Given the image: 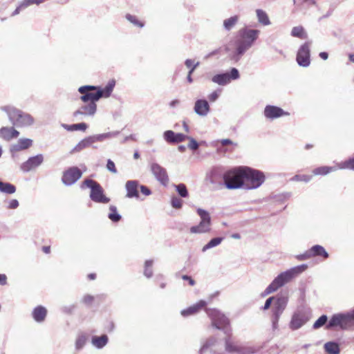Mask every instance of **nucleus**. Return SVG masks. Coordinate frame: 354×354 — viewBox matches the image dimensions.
<instances>
[{"label": "nucleus", "mask_w": 354, "mask_h": 354, "mask_svg": "<svg viewBox=\"0 0 354 354\" xmlns=\"http://www.w3.org/2000/svg\"><path fill=\"white\" fill-rule=\"evenodd\" d=\"M187 136L184 135L183 133H176L174 143L181 142L187 140Z\"/></svg>", "instance_id": "obj_54"}, {"label": "nucleus", "mask_w": 354, "mask_h": 354, "mask_svg": "<svg viewBox=\"0 0 354 354\" xmlns=\"http://www.w3.org/2000/svg\"><path fill=\"white\" fill-rule=\"evenodd\" d=\"M82 95L80 99L84 102H90L95 103L102 97V94L100 92L91 93L86 91L84 93H82Z\"/></svg>", "instance_id": "obj_27"}, {"label": "nucleus", "mask_w": 354, "mask_h": 354, "mask_svg": "<svg viewBox=\"0 0 354 354\" xmlns=\"http://www.w3.org/2000/svg\"><path fill=\"white\" fill-rule=\"evenodd\" d=\"M82 175L81 170L77 167H72L65 171L63 174L62 181L67 186L75 183Z\"/></svg>", "instance_id": "obj_11"}, {"label": "nucleus", "mask_w": 354, "mask_h": 354, "mask_svg": "<svg viewBox=\"0 0 354 354\" xmlns=\"http://www.w3.org/2000/svg\"><path fill=\"white\" fill-rule=\"evenodd\" d=\"M326 315H322L313 324L314 329H318L326 325V329L339 327L342 330L354 329V308L346 313L333 315L328 322Z\"/></svg>", "instance_id": "obj_2"}, {"label": "nucleus", "mask_w": 354, "mask_h": 354, "mask_svg": "<svg viewBox=\"0 0 354 354\" xmlns=\"http://www.w3.org/2000/svg\"><path fill=\"white\" fill-rule=\"evenodd\" d=\"M176 133H175L174 131H173L171 130H167L164 132V134H163L164 139L167 142L174 143Z\"/></svg>", "instance_id": "obj_46"}, {"label": "nucleus", "mask_w": 354, "mask_h": 354, "mask_svg": "<svg viewBox=\"0 0 354 354\" xmlns=\"http://www.w3.org/2000/svg\"><path fill=\"white\" fill-rule=\"evenodd\" d=\"M140 187V192L141 193L146 196H148L149 195L151 194V190L145 185H140L139 186Z\"/></svg>", "instance_id": "obj_57"}, {"label": "nucleus", "mask_w": 354, "mask_h": 354, "mask_svg": "<svg viewBox=\"0 0 354 354\" xmlns=\"http://www.w3.org/2000/svg\"><path fill=\"white\" fill-rule=\"evenodd\" d=\"M44 161V155L41 153L37 154L36 156L29 157L27 160L21 163L20 169L24 173L30 172L41 166Z\"/></svg>", "instance_id": "obj_10"}, {"label": "nucleus", "mask_w": 354, "mask_h": 354, "mask_svg": "<svg viewBox=\"0 0 354 354\" xmlns=\"http://www.w3.org/2000/svg\"><path fill=\"white\" fill-rule=\"evenodd\" d=\"M126 19L136 26H138V27L143 26V24L141 23L140 21H139L136 16L128 14L126 15Z\"/></svg>", "instance_id": "obj_49"}, {"label": "nucleus", "mask_w": 354, "mask_h": 354, "mask_svg": "<svg viewBox=\"0 0 354 354\" xmlns=\"http://www.w3.org/2000/svg\"><path fill=\"white\" fill-rule=\"evenodd\" d=\"M182 279L185 281H187L190 286H193L195 285V281L188 275H183Z\"/></svg>", "instance_id": "obj_60"}, {"label": "nucleus", "mask_w": 354, "mask_h": 354, "mask_svg": "<svg viewBox=\"0 0 354 354\" xmlns=\"http://www.w3.org/2000/svg\"><path fill=\"white\" fill-rule=\"evenodd\" d=\"M62 126L65 129H66L68 131L79 130L84 131L88 127V125L84 122L73 124H62Z\"/></svg>", "instance_id": "obj_37"}, {"label": "nucleus", "mask_w": 354, "mask_h": 354, "mask_svg": "<svg viewBox=\"0 0 354 354\" xmlns=\"http://www.w3.org/2000/svg\"><path fill=\"white\" fill-rule=\"evenodd\" d=\"M307 268V265L302 264L280 273L269 285V290H277L296 276L303 272Z\"/></svg>", "instance_id": "obj_4"}, {"label": "nucleus", "mask_w": 354, "mask_h": 354, "mask_svg": "<svg viewBox=\"0 0 354 354\" xmlns=\"http://www.w3.org/2000/svg\"><path fill=\"white\" fill-rule=\"evenodd\" d=\"M119 134V131H112L101 134L91 136L93 142H102L106 139H110L116 137Z\"/></svg>", "instance_id": "obj_30"}, {"label": "nucleus", "mask_w": 354, "mask_h": 354, "mask_svg": "<svg viewBox=\"0 0 354 354\" xmlns=\"http://www.w3.org/2000/svg\"><path fill=\"white\" fill-rule=\"evenodd\" d=\"M0 192L8 194H12L16 192V187L11 183L0 180Z\"/></svg>", "instance_id": "obj_36"}, {"label": "nucleus", "mask_w": 354, "mask_h": 354, "mask_svg": "<svg viewBox=\"0 0 354 354\" xmlns=\"http://www.w3.org/2000/svg\"><path fill=\"white\" fill-rule=\"evenodd\" d=\"M87 341V336L85 333H80L78 334L75 340L76 350H81L85 345Z\"/></svg>", "instance_id": "obj_40"}, {"label": "nucleus", "mask_w": 354, "mask_h": 354, "mask_svg": "<svg viewBox=\"0 0 354 354\" xmlns=\"http://www.w3.org/2000/svg\"><path fill=\"white\" fill-rule=\"evenodd\" d=\"M244 183L246 184L247 189H257L265 181L264 174L257 169L248 167H243Z\"/></svg>", "instance_id": "obj_6"}, {"label": "nucleus", "mask_w": 354, "mask_h": 354, "mask_svg": "<svg viewBox=\"0 0 354 354\" xmlns=\"http://www.w3.org/2000/svg\"><path fill=\"white\" fill-rule=\"evenodd\" d=\"M220 142L223 146L227 145H234V146H237V144L234 143L230 139H222L220 140Z\"/></svg>", "instance_id": "obj_62"}, {"label": "nucleus", "mask_w": 354, "mask_h": 354, "mask_svg": "<svg viewBox=\"0 0 354 354\" xmlns=\"http://www.w3.org/2000/svg\"><path fill=\"white\" fill-rule=\"evenodd\" d=\"M97 86H83L79 88L78 91L80 93H84L86 91L90 92L91 91L97 90Z\"/></svg>", "instance_id": "obj_53"}, {"label": "nucleus", "mask_w": 354, "mask_h": 354, "mask_svg": "<svg viewBox=\"0 0 354 354\" xmlns=\"http://www.w3.org/2000/svg\"><path fill=\"white\" fill-rule=\"evenodd\" d=\"M223 240V238H222V237H216V238L211 239L206 245H205L203 247L202 252H205L207 250L218 245L222 242Z\"/></svg>", "instance_id": "obj_41"}, {"label": "nucleus", "mask_w": 354, "mask_h": 354, "mask_svg": "<svg viewBox=\"0 0 354 354\" xmlns=\"http://www.w3.org/2000/svg\"><path fill=\"white\" fill-rule=\"evenodd\" d=\"M288 115V113L285 112L281 108L276 106L268 105L264 109L265 117L271 120Z\"/></svg>", "instance_id": "obj_16"}, {"label": "nucleus", "mask_w": 354, "mask_h": 354, "mask_svg": "<svg viewBox=\"0 0 354 354\" xmlns=\"http://www.w3.org/2000/svg\"><path fill=\"white\" fill-rule=\"evenodd\" d=\"M138 187V181L135 180L127 181L125 184V189L127 191L126 197L129 198H138L139 197Z\"/></svg>", "instance_id": "obj_21"}, {"label": "nucleus", "mask_w": 354, "mask_h": 354, "mask_svg": "<svg viewBox=\"0 0 354 354\" xmlns=\"http://www.w3.org/2000/svg\"><path fill=\"white\" fill-rule=\"evenodd\" d=\"M262 346L250 344L249 343L241 345V354H257Z\"/></svg>", "instance_id": "obj_28"}, {"label": "nucleus", "mask_w": 354, "mask_h": 354, "mask_svg": "<svg viewBox=\"0 0 354 354\" xmlns=\"http://www.w3.org/2000/svg\"><path fill=\"white\" fill-rule=\"evenodd\" d=\"M93 300V297L91 295H86L82 299V301L86 304H90Z\"/></svg>", "instance_id": "obj_63"}, {"label": "nucleus", "mask_w": 354, "mask_h": 354, "mask_svg": "<svg viewBox=\"0 0 354 354\" xmlns=\"http://www.w3.org/2000/svg\"><path fill=\"white\" fill-rule=\"evenodd\" d=\"M212 81L218 85H226L230 82L229 73L216 75L212 78Z\"/></svg>", "instance_id": "obj_31"}, {"label": "nucleus", "mask_w": 354, "mask_h": 354, "mask_svg": "<svg viewBox=\"0 0 354 354\" xmlns=\"http://www.w3.org/2000/svg\"><path fill=\"white\" fill-rule=\"evenodd\" d=\"M308 322L307 317L301 312L295 313L290 320L289 326L292 330H297Z\"/></svg>", "instance_id": "obj_17"}, {"label": "nucleus", "mask_w": 354, "mask_h": 354, "mask_svg": "<svg viewBox=\"0 0 354 354\" xmlns=\"http://www.w3.org/2000/svg\"><path fill=\"white\" fill-rule=\"evenodd\" d=\"M337 170V165L333 167H319L315 169L313 171L314 175H326L330 172L335 171Z\"/></svg>", "instance_id": "obj_34"}, {"label": "nucleus", "mask_w": 354, "mask_h": 354, "mask_svg": "<svg viewBox=\"0 0 354 354\" xmlns=\"http://www.w3.org/2000/svg\"><path fill=\"white\" fill-rule=\"evenodd\" d=\"M151 171L156 179L162 185L166 186L169 183V176L167 170L156 162L150 165Z\"/></svg>", "instance_id": "obj_13"}, {"label": "nucleus", "mask_w": 354, "mask_h": 354, "mask_svg": "<svg viewBox=\"0 0 354 354\" xmlns=\"http://www.w3.org/2000/svg\"><path fill=\"white\" fill-rule=\"evenodd\" d=\"M115 86V81L111 80L102 89H98L97 92H100L102 94V97H108L111 95L113 88Z\"/></svg>", "instance_id": "obj_35"}, {"label": "nucleus", "mask_w": 354, "mask_h": 354, "mask_svg": "<svg viewBox=\"0 0 354 354\" xmlns=\"http://www.w3.org/2000/svg\"><path fill=\"white\" fill-rule=\"evenodd\" d=\"M19 201L17 199H12L8 203V209H16L19 207Z\"/></svg>", "instance_id": "obj_58"}, {"label": "nucleus", "mask_w": 354, "mask_h": 354, "mask_svg": "<svg viewBox=\"0 0 354 354\" xmlns=\"http://www.w3.org/2000/svg\"><path fill=\"white\" fill-rule=\"evenodd\" d=\"M176 190L178 194L183 198H186L188 196V191L185 184L180 183L177 185H175Z\"/></svg>", "instance_id": "obj_45"}, {"label": "nucleus", "mask_w": 354, "mask_h": 354, "mask_svg": "<svg viewBox=\"0 0 354 354\" xmlns=\"http://www.w3.org/2000/svg\"><path fill=\"white\" fill-rule=\"evenodd\" d=\"M243 167H237L226 171L223 179L226 187L229 189H238L244 185Z\"/></svg>", "instance_id": "obj_7"}, {"label": "nucleus", "mask_w": 354, "mask_h": 354, "mask_svg": "<svg viewBox=\"0 0 354 354\" xmlns=\"http://www.w3.org/2000/svg\"><path fill=\"white\" fill-rule=\"evenodd\" d=\"M198 215L201 218V221L197 225L192 226L189 231L192 234H204L211 230V216L209 213L201 208L196 209Z\"/></svg>", "instance_id": "obj_9"}, {"label": "nucleus", "mask_w": 354, "mask_h": 354, "mask_svg": "<svg viewBox=\"0 0 354 354\" xmlns=\"http://www.w3.org/2000/svg\"><path fill=\"white\" fill-rule=\"evenodd\" d=\"M324 349L328 354H339V344L334 342H328L324 344Z\"/></svg>", "instance_id": "obj_32"}, {"label": "nucleus", "mask_w": 354, "mask_h": 354, "mask_svg": "<svg viewBox=\"0 0 354 354\" xmlns=\"http://www.w3.org/2000/svg\"><path fill=\"white\" fill-rule=\"evenodd\" d=\"M257 17L258 21L263 24V26H268L270 24V21L269 19V17L267 15V13L261 9H257L256 10Z\"/></svg>", "instance_id": "obj_33"}, {"label": "nucleus", "mask_w": 354, "mask_h": 354, "mask_svg": "<svg viewBox=\"0 0 354 354\" xmlns=\"http://www.w3.org/2000/svg\"><path fill=\"white\" fill-rule=\"evenodd\" d=\"M288 299L286 296L277 297L272 308V315L281 317L285 308H286Z\"/></svg>", "instance_id": "obj_19"}, {"label": "nucleus", "mask_w": 354, "mask_h": 354, "mask_svg": "<svg viewBox=\"0 0 354 354\" xmlns=\"http://www.w3.org/2000/svg\"><path fill=\"white\" fill-rule=\"evenodd\" d=\"M19 136V131L14 127H3L0 129V138L4 140L10 141Z\"/></svg>", "instance_id": "obj_23"}, {"label": "nucleus", "mask_w": 354, "mask_h": 354, "mask_svg": "<svg viewBox=\"0 0 354 354\" xmlns=\"http://www.w3.org/2000/svg\"><path fill=\"white\" fill-rule=\"evenodd\" d=\"M33 145V140L30 138H21L17 142L12 144L10 147V152L12 158L19 151L26 150L31 147Z\"/></svg>", "instance_id": "obj_14"}, {"label": "nucleus", "mask_w": 354, "mask_h": 354, "mask_svg": "<svg viewBox=\"0 0 354 354\" xmlns=\"http://www.w3.org/2000/svg\"><path fill=\"white\" fill-rule=\"evenodd\" d=\"M308 250L311 257H322L324 259H327L329 256L324 248L319 245H313Z\"/></svg>", "instance_id": "obj_24"}, {"label": "nucleus", "mask_w": 354, "mask_h": 354, "mask_svg": "<svg viewBox=\"0 0 354 354\" xmlns=\"http://www.w3.org/2000/svg\"><path fill=\"white\" fill-rule=\"evenodd\" d=\"M312 178L311 176L309 175H295L291 178L292 181H304L305 183L309 182Z\"/></svg>", "instance_id": "obj_47"}, {"label": "nucleus", "mask_w": 354, "mask_h": 354, "mask_svg": "<svg viewBox=\"0 0 354 354\" xmlns=\"http://www.w3.org/2000/svg\"><path fill=\"white\" fill-rule=\"evenodd\" d=\"M46 309L41 306L36 307L32 313V317L35 319V321L39 323H41L44 321L46 317Z\"/></svg>", "instance_id": "obj_25"}, {"label": "nucleus", "mask_w": 354, "mask_h": 354, "mask_svg": "<svg viewBox=\"0 0 354 354\" xmlns=\"http://www.w3.org/2000/svg\"><path fill=\"white\" fill-rule=\"evenodd\" d=\"M260 30L243 28L240 29L231 44L234 46L232 59L239 61L245 53L250 49L257 39Z\"/></svg>", "instance_id": "obj_1"}, {"label": "nucleus", "mask_w": 354, "mask_h": 354, "mask_svg": "<svg viewBox=\"0 0 354 354\" xmlns=\"http://www.w3.org/2000/svg\"><path fill=\"white\" fill-rule=\"evenodd\" d=\"M187 140H188L189 141V142L188 144V147L190 149H192V150H196V149H198V148L199 147V145H198V143L197 142V141L194 138L188 136Z\"/></svg>", "instance_id": "obj_50"}, {"label": "nucleus", "mask_w": 354, "mask_h": 354, "mask_svg": "<svg viewBox=\"0 0 354 354\" xmlns=\"http://www.w3.org/2000/svg\"><path fill=\"white\" fill-rule=\"evenodd\" d=\"M296 258L299 261H304L311 258V257L309 250H307L304 254L296 256Z\"/></svg>", "instance_id": "obj_56"}, {"label": "nucleus", "mask_w": 354, "mask_h": 354, "mask_svg": "<svg viewBox=\"0 0 354 354\" xmlns=\"http://www.w3.org/2000/svg\"><path fill=\"white\" fill-rule=\"evenodd\" d=\"M106 169L113 174L117 173V169L115 168V163L111 159H109L107 160Z\"/></svg>", "instance_id": "obj_51"}, {"label": "nucleus", "mask_w": 354, "mask_h": 354, "mask_svg": "<svg viewBox=\"0 0 354 354\" xmlns=\"http://www.w3.org/2000/svg\"><path fill=\"white\" fill-rule=\"evenodd\" d=\"M310 42H306L300 46L297 54V62L300 66L307 67L310 64Z\"/></svg>", "instance_id": "obj_12"}, {"label": "nucleus", "mask_w": 354, "mask_h": 354, "mask_svg": "<svg viewBox=\"0 0 354 354\" xmlns=\"http://www.w3.org/2000/svg\"><path fill=\"white\" fill-rule=\"evenodd\" d=\"M1 109L5 111L10 123L17 127H26L34 124V118L29 113H25L14 106H2Z\"/></svg>", "instance_id": "obj_3"}, {"label": "nucleus", "mask_w": 354, "mask_h": 354, "mask_svg": "<svg viewBox=\"0 0 354 354\" xmlns=\"http://www.w3.org/2000/svg\"><path fill=\"white\" fill-rule=\"evenodd\" d=\"M337 169H349L354 170V158H351L348 159L347 160L342 162L341 163H338Z\"/></svg>", "instance_id": "obj_43"}, {"label": "nucleus", "mask_w": 354, "mask_h": 354, "mask_svg": "<svg viewBox=\"0 0 354 354\" xmlns=\"http://www.w3.org/2000/svg\"><path fill=\"white\" fill-rule=\"evenodd\" d=\"M195 113L201 117L207 115L210 108L209 103L205 100H197L194 107Z\"/></svg>", "instance_id": "obj_22"}, {"label": "nucleus", "mask_w": 354, "mask_h": 354, "mask_svg": "<svg viewBox=\"0 0 354 354\" xmlns=\"http://www.w3.org/2000/svg\"><path fill=\"white\" fill-rule=\"evenodd\" d=\"M108 218L114 223H118L121 220V215L118 212L117 207L114 205L109 207V213L108 214Z\"/></svg>", "instance_id": "obj_38"}, {"label": "nucleus", "mask_w": 354, "mask_h": 354, "mask_svg": "<svg viewBox=\"0 0 354 354\" xmlns=\"http://www.w3.org/2000/svg\"><path fill=\"white\" fill-rule=\"evenodd\" d=\"M96 110V104L89 102L88 104L80 106L79 109L74 112L73 115L75 117H78L79 115L93 116L95 115Z\"/></svg>", "instance_id": "obj_20"}, {"label": "nucleus", "mask_w": 354, "mask_h": 354, "mask_svg": "<svg viewBox=\"0 0 354 354\" xmlns=\"http://www.w3.org/2000/svg\"><path fill=\"white\" fill-rule=\"evenodd\" d=\"M180 100H174L170 102L169 106L171 108H175V107L178 106L180 104Z\"/></svg>", "instance_id": "obj_64"}, {"label": "nucleus", "mask_w": 354, "mask_h": 354, "mask_svg": "<svg viewBox=\"0 0 354 354\" xmlns=\"http://www.w3.org/2000/svg\"><path fill=\"white\" fill-rule=\"evenodd\" d=\"M109 338L106 335H102L100 337L93 336L92 337V344L97 348H102L108 342Z\"/></svg>", "instance_id": "obj_29"}, {"label": "nucleus", "mask_w": 354, "mask_h": 354, "mask_svg": "<svg viewBox=\"0 0 354 354\" xmlns=\"http://www.w3.org/2000/svg\"><path fill=\"white\" fill-rule=\"evenodd\" d=\"M239 72L236 68H232L229 73L230 81L231 80H237L239 78Z\"/></svg>", "instance_id": "obj_52"}, {"label": "nucleus", "mask_w": 354, "mask_h": 354, "mask_svg": "<svg viewBox=\"0 0 354 354\" xmlns=\"http://www.w3.org/2000/svg\"><path fill=\"white\" fill-rule=\"evenodd\" d=\"M153 263V260H147L145 263L144 274L147 278H150L153 275V270H152Z\"/></svg>", "instance_id": "obj_44"}, {"label": "nucleus", "mask_w": 354, "mask_h": 354, "mask_svg": "<svg viewBox=\"0 0 354 354\" xmlns=\"http://www.w3.org/2000/svg\"><path fill=\"white\" fill-rule=\"evenodd\" d=\"M291 35L300 39H306L307 37L304 28L301 26L293 27L291 30Z\"/></svg>", "instance_id": "obj_39"}, {"label": "nucleus", "mask_w": 354, "mask_h": 354, "mask_svg": "<svg viewBox=\"0 0 354 354\" xmlns=\"http://www.w3.org/2000/svg\"><path fill=\"white\" fill-rule=\"evenodd\" d=\"M206 313L211 319L213 326L218 330H223L225 336L232 335V329L230 326V321L225 315L216 309L207 308Z\"/></svg>", "instance_id": "obj_5"}, {"label": "nucleus", "mask_w": 354, "mask_h": 354, "mask_svg": "<svg viewBox=\"0 0 354 354\" xmlns=\"http://www.w3.org/2000/svg\"><path fill=\"white\" fill-rule=\"evenodd\" d=\"M274 299V298L273 297H269L268 299H267L265 302L264 306L263 307V309L268 310L270 307L272 301Z\"/></svg>", "instance_id": "obj_61"}, {"label": "nucleus", "mask_w": 354, "mask_h": 354, "mask_svg": "<svg viewBox=\"0 0 354 354\" xmlns=\"http://www.w3.org/2000/svg\"><path fill=\"white\" fill-rule=\"evenodd\" d=\"M221 90L215 91L209 95L208 99L210 102H215L219 97Z\"/></svg>", "instance_id": "obj_55"}, {"label": "nucleus", "mask_w": 354, "mask_h": 354, "mask_svg": "<svg viewBox=\"0 0 354 354\" xmlns=\"http://www.w3.org/2000/svg\"><path fill=\"white\" fill-rule=\"evenodd\" d=\"M93 143L94 142L93 141L91 136H88L87 138H85L84 139H83L81 141H80L75 145V147L72 149L71 153L80 152L82 150H83L84 149L88 147L89 146H91Z\"/></svg>", "instance_id": "obj_26"}, {"label": "nucleus", "mask_w": 354, "mask_h": 354, "mask_svg": "<svg viewBox=\"0 0 354 354\" xmlns=\"http://www.w3.org/2000/svg\"><path fill=\"white\" fill-rule=\"evenodd\" d=\"M225 350L229 354H241V345L235 343L232 339V335H227L224 338Z\"/></svg>", "instance_id": "obj_18"}, {"label": "nucleus", "mask_w": 354, "mask_h": 354, "mask_svg": "<svg viewBox=\"0 0 354 354\" xmlns=\"http://www.w3.org/2000/svg\"><path fill=\"white\" fill-rule=\"evenodd\" d=\"M207 302L204 300H200L196 304L181 310L180 314L183 317H189L198 314L203 309H207Z\"/></svg>", "instance_id": "obj_15"}, {"label": "nucleus", "mask_w": 354, "mask_h": 354, "mask_svg": "<svg viewBox=\"0 0 354 354\" xmlns=\"http://www.w3.org/2000/svg\"><path fill=\"white\" fill-rule=\"evenodd\" d=\"M239 17L237 16H233L224 20L223 26L225 30H230L238 22Z\"/></svg>", "instance_id": "obj_42"}, {"label": "nucleus", "mask_w": 354, "mask_h": 354, "mask_svg": "<svg viewBox=\"0 0 354 354\" xmlns=\"http://www.w3.org/2000/svg\"><path fill=\"white\" fill-rule=\"evenodd\" d=\"M88 187L91 189L90 198L95 202L100 203H108L110 199L104 194V190L100 185L91 179H85L81 185V188Z\"/></svg>", "instance_id": "obj_8"}, {"label": "nucleus", "mask_w": 354, "mask_h": 354, "mask_svg": "<svg viewBox=\"0 0 354 354\" xmlns=\"http://www.w3.org/2000/svg\"><path fill=\"white\" fill-rule=\"evenodd\" d=\"M171 205L175 209H180L182 207L183 201L176 196H173L171 200Z\"/></svg>", "instance_id": "obj_48"}, {"label": "nucleus", "mask_w": 354, "mask_h": 354, "mask_svg": "<svg viewBox=\"0 0 354 354\" xmlns=\"http://www.w3.org/2000/svg\"><path fill=\"white\" fill-rule=\"evenodd\" d=\"M280 317H277L275 315H272V324L273 330H276L278 328V322Z\"/></svg>", "instance_id": "obj_59"}]
</instances>
